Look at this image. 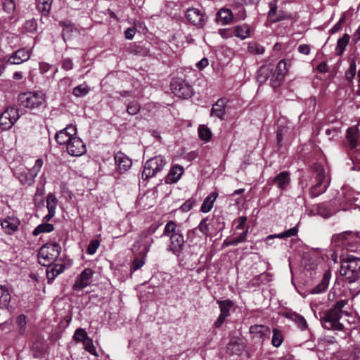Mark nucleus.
<instances>
[{
  "mask_svg": "<svg viewBox=\"0 0 360 360\" xmlns=\"http://www.w3.org/2000/svg\"><path fill=\"white\" fill-rule=\"evenodd\" d=\"M53 0H37V8L44 16L49 15Z\"/></svg>",
  "mask_w": 360,
  "mask_h": 360,
  "instance_id": "e433bc0d",
  "label": "nucleus"
},
{
  "mask_svg": "<svg viewBox=\"0 0 360 360\" xmlns=\"http://www.w3.org/2000/svg\"><path fill=\"white\" fill-rule=\"evenodd\" d=\"M181 233V231L179 230L176 222L173 220H169L165 226L162 236L170 238L171 236L179 234Z\"/></svg>",
  "mask_w": 360,
  "mask_h": 360,
  "instance_id": "473e14b6",
  "label": "nucleus"
},
{
  "mask_svg": "<svg viewBox=\"0 0 360 360\" xmlns=\"http://www.w3.org/2000/svg\"><path fill=\"white\" fill-rule=\"evenodd\" d=\"M53 225L49 223L43 222L41 224L37 226L33 231L34 236H38L41 233H49L53 230Z\"/></svg>",
  "mask_w": 360,
  "mask_h": 360,
  "instance_id": "c03bdc74",
  "label": "nucleus"
},
{
  "mask_svg": "<svg viewBox=\"0 0 360 360\" xmlns=\"http://www.w3.org/2000/svg\"><path fill=\"white\" fill-rule=\"evenodd\" d=\"M234 17L232 11L226 8H220L217 13L216 21L221 25H226L232 23Z\"/></svg>",
  "mask_w": 360,
  "mask_h": 360,
  "instance_id": "393cba45",
  "label": "nucleus"
},
{
  "mask_svg": "<svg viewBox=\"0 0 360 360\" xmlns=\"http://www.w3.org/2000/svg\"><path fill=\"white\" fill-rule=\"evenodd\" d=\"M89 338L87 335L86 332L83 328H77L74 334L73 338L76 342H83L86 340V338Z\"/></svg>",
  "mask_w": 360,
  "mask_h": 360,
  "instance_id": "603ef678",
  "label": "nucleus"
},
{
  "mask_svg": "<svg viewBox=\"0 0 360 360\" xmlns=\"http://www.w3.org/2000/svg\"><path fill=\"white\" fill-rule=\"evenodd\" d=\"M46 94L42 91L22 93L18 96L20 105L29 109L39 108L46 101Z\"/></svg>",
  "mask_w": 360,
  "mask_h": 360,
  "instance_id": "20e7f679",
  "label": "nucleus"
},
{
  "mask_svg": "<svg viewBox=\"0 0 360 360\" xmlns=\"http://www.w3.org/2000/svg\"><path fill=\"white\" fill-rule=\"evenodd\" d=\"M285 316L287 319L293 321L300 330L304 331L308 329V324L304 316L296 312L286 313Z\"/></svg>",
  "mask_w": 360,
  "mask_h": 360,
  "instance_id": "bb28decb",
  "label": "nucleus"
},
{
  "mask_svg": "<svg viewBox=\"0 0 360 360\" xmlns=\"http://www.w3.org/2000/svg\"><path fill=\"white\" fill-rule=\"evenodd\" d=\"M159 226H160L158 224H153L150 225L147 229L143 230L142 232L146 233V234L151 236L153 233L156 232Z\"/></svg>",
  "mask_w": 360,
  "mask_h": 360,
  "instance_id": "0e129e2a",
  "label": "nucleus"
},
{
  "mask_svg": "<svg viewBox=\"0 0 360 360\" xmlns=\"http://www.w3.org/2000/svg\"><path fill=\"white\" fill-rule=\"evenodd\" d=\"M84 349L90 353L91 354L98 356V353L95 349V347L93 344V340L91 338H86V340L82 342Z\"/></svg>",
  "mask_w": 360,
  "mask_h": 360,
  "instance_id": "09e8293b",
  "label": "nucleus"
},
{
  "mask_svg": "<svg viewBox=\"0 0 360 360\" xmlns=\"http://www.w3.org/2000/svg\"><path fill=\"white\" fill-rule=\"evenodd\" d=\"M139 257H136L134 259L133 262H131L130 271L131 272H134L141 268L146 262V257L143 255H140L139 254Z\"/></svg>",
  "mask_w": 360,
  "mask_h": 360,
  "instance_id": "49530a36",
  "label": "nucleus"
},
{
  "mask_svg": "<svg viewBox=\"0 0 360 360\" xmlns=\"http://www.w3.org/2000/svg\"><path fill=\"white\" fill-rule=\"evenodd\" d=\"M76 132V127L72 124H69L56 134L55 139L58 144H66L67 146L70 139L75 137Z\"/></svg>",
  "mask_w": 360,
  "mask_h": 360,
  "instance_id": "2eb2a0df",
  "label": "nucleus"
},
{
  "mask_svg": "<svg viewBox=\"0 0 360 360\" xmlns=\"http://www.w3.org/2000/svg\"><path fill=\"white\" fill-rule=\"evenodd\" d=\"M51 65L46 62L39 63V71L41 74L46 73L51 69Z\"/></svg>",
  "mask_w": 360,
  "mask_h": 360,
  "instance_id": "774afa93",
  "label": "nucleus"
},
{
  "mask_svg": "<svg viewBox=\"0 0 360 360\" xmlns=\"http://www.w3.org/2000/svg\"><path fill=\"white\" fill-rule=\"evenodd\" d=\"M73 66V62L70 58H65L61 61V68L65 71L72 70Z\"/></svg>",
  "mask_w": 360,
  "mask_h": 360,
  "instance_id": "052dcab7",
  "label": "nucleus"
},
{
  "mask_svg": "<svg viewBox=\"0 0 360 360\" xmlns=\"http://www.w3.org/2000/svg\"><path fill=\"white\" fill-rule=\"evenodd\" d=\"M20 224L19 219L13 215L1 219V226L5 233L8 235L14 233L18 229Z\"/></svg>",
  "mask_w": 360,
  "mask_h": 360,
  "instance_id": "a211bd4d",
  "label": "nucleus"
},
{
  "mask_svg": "<svg viewBox=\"0 0 360 360\" xmlns=\"http://www.w3.org/2000/svg\"><path fill=\"white\" fill-rule=\"evenodd\" d=\"M340 273L349 283H354L360 278V258L347 255L341 259Z\"/></svg>",
  "mask_w": 360,
  "mask_h": 360,
  "instance_id": "f03ea898",
  "label": "nucleus"
},
{
  "mask_svg": "<svg viewBox=\"0 0 360 360\" xmlns=\"http://www.w3.org/2000/svg\"><path fill=\"white\" fill-rule=\"evenodd\" d=\"M141 110V105L136 101L129 102L127 106V112L131 115H136Z\"/></svg>",
  "mask_w": 360,
  "mask_h": 360,
  "instance_id": "8fccbe9b",
  "label": "nucleus"
},
{
  "mask_svg": "<svg viewBox=\"0 0 360 360\" xmlns=\"http://www.w3.org/2000/svg\"><path fill=\"white\" fill-rule=\"evenodd\" d=\"M114 159L117 169L120 173L127 172L131 167V160L122 152H117L115 155Z\"/></svg>",
  "mask_w": 360,
  "mask_h": 360,
  "instance_id": "412c9836",
  "label": "nucleus"
},
{
  "mask_svg": "<svg viewBox=\"0 0 360 360\" xmlns=\"http://www.w3.org/2000/svg\"><path fill=\"white\" fill-rule=\"evenodd\" d=\"M165 165L166 160L161 155L150 158L144 165L141 174L142 179H148L154 176L158 172L162 170Z\"/></svg>",
  "mask_w": 360,
  "mask_h": 360,
  "instance_id": "423d86ee",
  "label": "nucleus"
},
{
  "mask_svg": "<svg viewBox=\"0 0 360 360\" xmlns=\"http://www.w3.org/2000/svg\"><path fill=\"white\" fill-rule=\"evenodd\" d=\"M330 278L331 271L328 269L324 272L321 282L311 290V293L319 294L325 292L328 287Z\"/></svg>",
  "mask_w": 360,
  "mask_h": 360,
  "instance_id": "a878e982",
  "label": "nucleus"
},
{
  "mask_svg": "<svg viewBox=\"0 0 360 360\" xmlns=\"http://www.w3.org/2000/svg\"><path fill=\"white\" fill-rule=\"evenodd\" d=\"M285 3L280 0H273L269 4L268 17L271 22H280L292 18V15L284 10Z\"/></svg>",
  "mask_w": 360,
  "mask_h": 360,
  "instance_id": "39448f33",
  "label": "nucleus"
},
{
  "mask_svg": "<svg viewBox=\"0 0 360 360\" xmlns=\"http://www.w3.org/2000/svg\"><path fill=\"white\" fill-rule=\"evenodd\" d=\"M227 352L231 354L240 355L245 349V345L243 342L237 340H231L227 346Z\"/></svg>",
  "mask_w": 360,
  "mask_h": 360,
  "instance_id": "72a5a7b5",
  "label": "nucleus"
},
{
  "mask_svg": "<svg viewBox=\"0 0 360 360\" xmlns=\"http://www.w3.org/2000/svg\"><path fill=\"white\" fill-rule=\"evenodd\" d=\"M298 233V228L297 226H295L283 233L276 234V235H269L268 236V238H290L292 236H295L297 235Z\"/></svg>",
  "mask_w": 360,
  "mask_h": 360,
  "instance_id": "a19ab883",
  "label": "nucleus"
},
{
  "mask_svg": "<svg viewBox=\"0 0 360 360\" xmlns=\"http://www.w3.org/2000/svg\"><path fill=\"white\" fill-rule=\"evenodd\" d=\"M195 204V200L193 198L187 200L182 204L180 209L182 212H187L190 211Z\"/></svg>",
  "mask_w": 360,
  "mask_h": 360,
  "instance_id": "13d9d810",
  "label": "nucleus"
},
{
  "mask_svg": "<svg viewBox=\"0 0 360 360\" xmlns=\"http://www.w3.org/2000/svg\"><path fill=\"white\" fill-rule=\"evenodd\" d=\"M89 91L90 88L86 84H82L72 89V94L76 97H83L87 95Z\"/></svg>",
  "mask_w": 360,
  "mask_h": 360,
  "instance_id": "a18cd8bd",
  "label": "nucleus"
},
{
  "mask_svg": "<svg viewBox=\"0 0 360 360\" xmlns=\"http://www.w3.org/2000/svg\"><path fill=\"white\" fill-rule=\"evenodd\" d=\"M235 221L238 224L236 226V230L244 229L245 223L247 221V217H240Z\"/></svg>",
  "mask_w": 360,
  "mask_h": 360,
  "instance_id": "680f3d73",
  "label": "nucleus"
},
{
  "mask_svg": "<svg viewBox=\"0 0 360 360\" xmlns=\"http://www.w3.org/2000/svg\"><path fill=\"white\" fill-rule=\"evenodd\" d=\"M349 237H350V234L347 232H343L333 236L331 243L333 248L337 249L336 251L340 248H344L348 243Z\"/></svg>",
  "mask_w": 360,
  "mask_h": 360,
  "instance_id": "cd10ccee",
  "label": "nucleus"
},
{
  "mask_svg": "<svg viewBox=\"0 0 360 360\" xmlns=\"http://www.w3.org/2000/svg\"><path fill=\"white\" fill-rule=\"evenodd\" d=\"M170 86L172 92L179 98L187 99L192 96V87L183 80L174 79Z\"/></svg>",
  "mask_w": 360,
  "mask_h": 360,
  "instance_id": "9d476101",
  "label": "nucleus"
},
{
  "mask_svg": "<svg viewBox=\"0 0 360 360\" xmlns=\"http://www.w3.org/2000/svg\"><path fill=\"white\" fill-rule=\"evenodd\" d=\"M100 245V242L98 240H93L90 242L87 248V252L89 255H94Z\"/></svg>",
  "mask_w": 360,
  "mask_h": 360,
  "instance_id": "bf43d9fd",
  "label": "nucleus"
},
{
  "mask_svg": "<svg viewBox=\"0 0 360 360\" xmlns=\"http://www.w3.org/2000/svg\"><path fill=\"white\" fill-rule=\"evenodd\" d=\"M234 37L245 39L250 35V27L246 24L239 25L233 27Z\"/></svg>",
  "mask_w": 360,
  "mask_h": 360,
  "instance_id": "f704fd0d",
  "label": "nucleus"
},
{
  "mask_svg": "<svg viewBox=\"0 0 360 360\" xmlns=\"http://www.w3.org/2000/svg\"><path fill=\"white\" fill-rule=\"evenodd\" d=\"M217 303L220 309V313L226 316H229L230 310L233 306V302L230 300H226L223 301L219 300Z\"/></svg>",
  "mask_w": 360,
  "mask_h": 360,
  "instance_id": "58836bf2",
  "label": "nucleus"
},
{
  "mask_svg": "<svg viewBox=\"0 0 360 360\" xmlns=\"http://www.w3.org/2000/svg\"><path fill=\"white\" fill-rule=\"evenodd\" d=\"M207 221H208L207 218L202 219L196 228H195L192 230H189L187 232V238L189 239V238H192L193 237H194L197 229H198L204 236H207L209 235V227H208L209 224H208Z\"/></svg>",
  "mask_w": 360,
  "mask_h": 360,
  "instance_id": "7c9ffc66",
  "label": "nucleus"
},
{
  "mask_svg": "<svg viewBox=\"0 0 360 360\" xmlns=\"http://www.w3.org/2000/svg\"><path fill=\"white\" fill-rule=\"evenodd\" d=\"M184 172V168L179 165H175L172 166L169 173L165 176V183L167 184H172L176 183Z\"/></svg>",
  "mask_w": 360,
  "mask_h": 360,
  "instance_id": "b1692460",
  "label": "nucleus"
},
{
  "mask_svg": "<svg viewBox=\"0 0 360 360\" xmlns=\"http://www.w3.org/2000/svg\"><path fill=\"white\" fill-rule=\"evenodd\" d=\"M313 172L317 183L310 188L309 194L311 198H315L326 191L327 184H324L326 178L325 169L321 164L314 165Z\"/></svg>",
  "mask_w": 360,
  "mask_h": 360,
  "instance_id": "0eeeda50",
  "label": "nucleus"
},
{
  "mask_svg": "<svg viewBox=\"0 0 360 360\" xmlns=\"http://www.w3.org/2000/svg\"><path fill=\"white\" fill-rule=\"evenodd\" d=\"M357 134L358 129L354 127H349L347 130L346 138L352 149L355 148L357 146Z\"/></svg>",
  "mask_w": 360,
  "mask_h": 360,
  "instance_id": "c9c22d12",
  "label": "nucleus"
},
{
  "mask_svg": "<svg viewBox=\"0 0 360 360\" xmlns=\"http://www.w3.org/2000/svg\"><path fill=\"white\" fill-rule=\"evenodd\" d=\"M136 33L134 27H129L124 31V37L127 39L131 40L134 38Z\"/></svg>",
  "mask_w": 360,
  "mask_h": 360,
  "instance_id": "69168bd1",
  "label": "nucleus"
},
{
  "mask_svg": "<svg viewBox=\"0 0 360 360\" xmlns=\"http://www.w3.org/2000/svg\"><path fill=\"white\" fill-rule=\"evenodd\" d=\"M11 300V295L5 285H0V304L7 307Z\"/></svg>",
  "mask_w": 360,
  "mask_h": 360,
  "instance_id": "79ce46f5",
  "label": "nucleus"
},
{
  "mask_svg": "<svg viewBox=\"0 0 360 360\" xmlns=\"http://www.w3.org/2000/svg\"><path fill=\"white\" fill-rule=\"evenodd\" d=\"M248 50L252 54H262L264 52V48L257 42H251L249 44Z\"/></svg>",
  "mask_w": 360,
  "mask_h": 360,
  "instance_id": "3c124183",
  "label": "nucleus"
},
{
  "mask_svg": "<svg viewBox=\"0 0 360 360\" xmlns=\"http://www.w3.org/2000/svg\"><path fill=\"white\" fill-rule=\"evenodd\" d=\"M218 32H219V34L223 39H225L231 38L232 37L234 36V32H233V27L219 29Z\"/></svg>",
  "mask_w": 360,
  "mask_h": 360,
  "instance_id": "6e6d98bb",
  "label": "nucleus"
},
{
  "mask_svg": "<svg viewBox=\"0 0 360 360\" xmlns=\"http://www.w3.org/2000/svg\"><path fill=\"white\" fill-rule=\"evenodd\" d=\"M218 197L217 192H212L209 195H207L205 200H203L201 207L200 211L203 213L209 212L212 208L213 207V205L214 201Z\"/></svg>",
  "mask_w": 360,
  "mask_h": 360,
  "instance_id": "2f4dec72",
  "label": "nucleus"
},
{
  "mask_svg": "<svg viewBox=\"0 0 360 360\" xmlns=\"http://www.w3.org/2000/svg\"><path fill=\"white\" fill-rule=\"evenodd\" d=\"M66 148L68 154L72 156L79 157L86 152V145L83 141L77 136L72 138L66 146Z\"/></svg>",
  "mask_w": 360,
  "mask_h": 360,
  "instance_id": "4468645a",
  "label": "nucleus"
},
{
  "mask_svg": "<svg viewBox=\"0 0 360 360\" xmlns=\"http://www.w3.org/2000/svg\"><path fill=\"white\" fill-rule=\"evenodd\" d=\"M273 68L271 65H262L257 72V81L259 84L266 82L270 75L272 74Z\"/></svg>",
  "mask_w": 360,
  "mask_h": 360,
  "instance_id": "c756f323",
  "label": "nucleus"
},
{
  "mask_svg": "<svg viewBox=\"0 0 360 360\" xmlns=\"http://www.w3.org/2000/svg\"><path fill=\"white\" fill-rule=\"evenodd\" d=\"M45 266H47L46 273L49 283L53 281L55 278L63 272L65 269V264L63 261L60 259H59L57 262H55L49 265H46Z\"/></svg>",
  "mask_w": 360,
  "mask_h": 360,
  "instance_id": "4be33fe9",
  "label": "nucleus"
},
{
  "mask_svg": "<svg viewBox=\"0 0 360 360\" xmlns=\"http://www.w3.org/2000/svg\"><path fill=\"white\" fill-rule=\"evenodd\" d=\"M248 230L249 226H248L245 230L242 233H240L238 236L233 238L235 241L237 242V245L245 241Z\"/></svg>",
  "mask_w": 360,
  "mask_h": 360,
  "instance_id": "e2e57ef3",
  "label": "nucleus"
},
{
  "mask_svg": "<svg viewBox=\"0 0 360 360\" xmlns=\"http://www.w3.org/2000/svg\"><path fill=\"white\" fill-rule=\"evenodd\" d=\"M32 54L30 49L25 48L20 49L13 52L8 59V63L11 65H19L25 61H27Z\"/></svg>",
  "mask_w": 360,
  "mask_h": 360,
  "instance_id": "6ab92c4d",
  "label": "nucleus"
},
{
  "mask_svg": "<svg viewBox=\"0 0 360 360\" xmlns=\"http://www.w3.org/2000/svg\"><path fill=\"white\" fill-rule=\"evenodd\" d=\"M43 165V160L41 159H37L35 161L34 165L32 169L27 172H21L18 174V178L20 182L24 185H31L34 181L35 177L41 169Z\"/></svg>",
  "mask_w": 360,
  "mask_h": 360,
  "instance_id": "9b49d317",
  "label": "nucleus"
},
{
  "mask_svg": "<svg viewBox=\"0 0 360 360\" xmlns=\"http://www.w3.org/2000/svg\"><path fill=\"white\" fill-rule=\"evenodd\" d=\"M19 118L17 108H7L0 116V127L3 130L9 129Z\"/></svg>",
  "mask_w": 360,
  "mask_h": 360,
  "instance_id": "1a4fd4ad",
  "label": "nucleus"
},
{
  "mask_svg": "<svg viewBox=\"0 0 360 360\" xmlns=\"http://www.w3.org/2000/svg\"><path fill=\"white\" fill-rule=\"evenodd\" d=\"M225 101L224 99H219L212 107L210 110V115L215 116L220 120H224L225 115Z\"/></svg>",
  "mask_w": 360,
  "mask_h": 360,
  "instance_id": "c85d7f7f",
  "label": "nucleus"
},
{
  "mask_svg": "<svg viewBox=\"0 0 360 360\" xmlns=\"http://www.w3.org/2000/svg\"><path fill=\"white\" fill-rule=\"evenodd\" d=\"M57 204L58 200L56 195L52 193H49L46 197V207L48 209V212L56 214Z\"/></svg>",
  "mask_w": 360,
  "mask_h": 360,
  "instance_id": "37998d69",
  "label": "nucleus"
},
{
  "mask_svg": "<svg viewBox=\"0 0 360 360\" xmlns=\"http://www.w3.org/2000/svg\"><path fill=\"white\" fill-rule=\"evenodd\" d=\"M356 62L354 60H352L350 63L349 69L345 72V77L347 80L351 81L353 79L356 75Z\"/></svg>",
  "mask_w": 360,
  "mask_h": 360,
  "instance_id": "5fc2aeb1",
  "label": "nucleus"
},
{
  "mask_svg": "<svg viewBox=\"0 0 360 360\" xmlns=\"http://www.w3.org/2000/svg\"><path fill=\"white\" fill-rule=\"evenodd\" d=\"M273 335H272V340H271V344L275 347H280L284 340L283 333L281 330L275 328H273Z\"/></svg>",
  "mask_w": 360,
  "mask_h": 360,
  "instance_id": "ea45409f",
  "label": "nucleus"
},
{
  "mask_svg": "<svg viewBox=\"0 0 360 360\" xmlns=\"http://www.w3.org/2000/svg\"><path fill=\"white\" fill-rule=\"evenodd\" d=\"M153 242V238L150 236L141 232L136 240L139 247L143 246V250L139 252V255L146 257Z\"/></svg>",
  "mask_w": 360,
  "mask_h": 360,
  "instance_id": "5701e85b",
  "label": "nucleus"
},
{
  "mask_svg": "<svg viewBox=\"0 0 360 360\" xmlns=\"http://www.w3.org/2000/svg\"><path fill=\"white\" fill-rule=\"evenodd\" d=\"M94 271L89 269H84L76 278L75 281L72 285V289L75 291H79L84 288L90 285L92 282V278Z\"/></svg>",
  "mask_w": 360,
  "mask_h": 360,
  "instance_id": "f8f14e48",
  "label": "nucleus"
},
{
  "mask_svg": "<svg viewBox=\"0 0 360 360\" xmlns=\"http://www.w3.org/2000/svg\"><path fill=\"white\" fill-rule=\"evenodd\" d=\"M268 183L276 185L283 191L287 188L290 183V174L288 171L281 172L274 178L269 179Z\"/></svg>",
  "mask_w": 360,
  "mask_h": 360,
  "instance_id": "aec40b11",
  "label": "nucleus"
},
{
  "mask_svg": "<svg viewBox=\"0 0 360 360\" xmlns=\"http://www.w3.org/2000/svg\"><path fill=\"white\" fill-rule=\"evenodd\" d=\"M347 303L346 300H340L332 308L323 311L320 318L323 328L326 330L338 331L344 330V326L340 322V320L344 313L342 309Z\"/></svg>",
  "mask_w": 360,
  "mask_h": 360,
  "instance_id": "f257e3e1",
  "label": "nucleus"
},
{
  "mask_svg": "<svg viewBox=\"0 0 360 360\" xmlns=\"http://www.w3.org/2000/svg\"><path fill=\"white\" fill-rule=\"evenodd\" d=\"M185 240L182 233L171 236L167 250L179 257L183 252Z\"/></svg>",
  "mask_w": 360,
  "mask_h": 360,
  "instance_id": "dca6fc26",
  "label": "nucleus"
},
{
  "mask_svg": "<svg viewBox=\"0 0 360 360\" xmlns=\"http://www.w3.org/2000/svg\"><path fill=\"white\" fill-rule=\"evenodd\" d=\"M37 29V20L34 18L27 20L24 24V30L27 32H34Z\"/></svg>",
  "mask_w": 360,
  "mask_h": 360,
  "instance_id": "864d4df0",
  "label": "nucleus"
},
{
  "mask_svg": "<svg viewBox=\"0 0 360 360\" xmlns=\"http://www.w3.org/2000/svg\"><path fill=\"white\" fill-rule=\"evenodd\" d=\"M287 62L285 60H281L278 62L276 68L272 74L271 78V85L277 87L280 85L281 82L284 79L287 73Z\"/></svg>",
  "mask_w": 360,
  "mask_h": 360,
  "instance_id": "f3484780",
  "label": "nucleus"
},
{
  "mask_svg": "<svg viewBox=\"0 0 360 360\" xmlns=\"http://www.w3.org/2000/svg\"><path fill=\"white\" fill-rule=\"evenodd\" d=\"M3 8L6 13H11L15 9V4L13 0H4Z\"/></svg>",
  "mask_w": 360,
  "mask_h": 360,
  "instance_id": "4d7b16f0",
  "label": "nucleus"
},
{
  "mask_svg": "<svg viewBox=\"0 0 360 360\" xmlns=\"http://www.w3.org/2000/svg\"><path fill=\"white\" fill-rule=\"evenodd\" d=\"M61 251L60 245L57 243H46L44 245L38 252L39 263L42 266L49 265L58 262Z\"/></svg>",
  "mask_w": 360,
  "mask_h": 360,
  "instance_id": "7ed1b4c3",
  "label": "nucleus"
},
{
  "mask_svg": "<svg viewBox=\"0 0 360 360\" xmlns=\"http://www.w3.org/2000/svg\"><path fill=\"white\" fill-rule=\"evenodd\" d=\"M186 19L198 28H202L207 22L204 13L196 8H189L186 12Z\"/></svg>",
  "mask_w": 360,
  "mask_h": 360,
  "instance_id": "ddd939ff",
  "label": "nucleus"
},
{
  "mask_svg": "<svg viewBox=\"0 0 360 360\" xmlns=\"http://www.w3.org/2000/svg\"><path fill=\"white\" fill-rule=\"evenodd\" d=\"M350 37L348 34H345L343 36L338 40L337 46L335 48L336 54L339 56H342L345 48L347 46Z\"/></svg>",
  "mask_w": 360,
  "mask_h": 360,
  "instance_id": "4c0bfd02",
  "label": "nucleus"
},
{
  "mask_svg": "<svg viewBox=\"0 0 360 360\" xmlns=\"http://www.w3.org/2000/svg\"><path fill=\"white\" fill-rule=\"evenodd\" d=\"M249 333L252 341L262 344L266 340L269 338L271 330L266 325L255 324L249 328Z\"/></svg>",
  "mask_w": 360,
  "mask_h": 360,
  "instance_id": "6e6552de",
  "label": "nucleus"
},
{
  "mask_svg": "<svg viewBox=\"0 0 360 360\" xmlns=\"http://www.w3.org/2000/svg\"><path fill=\"white\" fill-rule=\"evenodd\" d=\"M298 51L300 53L304 54V55H309L311 51L310 46L308 44H300L298 46Z\"/></svg>",
  "mask_w": 360,
  "mask_h": 360,
  "instance_id": "338daca9",
  "label": "nucleus"
},
{
  "mask_svg": "<svg viewBox=\"0 0 360 360\" xmlns=\"http://www.w3.org/2000/svg\"><path fill=\"white\" fill-rule=\"evenodd\" d=\"M198 135L202 140L208 141L211 139L212 133L210 129L203 125H200L198 128Z\"/></svg>",
  "mask_w": 360,
  "mask_h": 360,
  "instance_id": "de8ad7c7",
  "label": "nucleus"
}]
</instances>
